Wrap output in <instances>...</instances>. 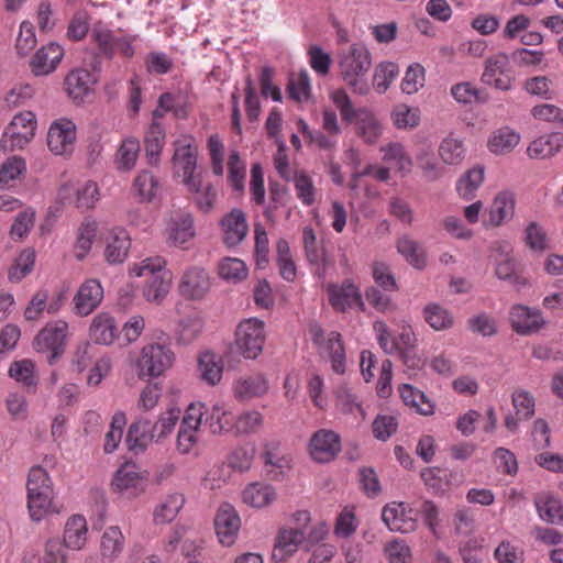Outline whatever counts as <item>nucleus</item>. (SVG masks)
I'll return each mask as SVG.
<instances>
[{"label":"nucleus","mask_w":563,"mask_h":563,"mask_svg":"<svg viewBox=\"0 0 563 563\" xmlns=\"http://www.w3.org/2000/svg\"><path fill=\"white\" fill-rule=\"evenodd\" d=\"M372 66L371 53L363 44H352L340 60L344 81L358 95H366L369 87L364 76Z\"/></svg>","instance_id":"obj_1"},{"label":"nucleus","mask_w":563,"mask_h":563,"mask_svg":"<svg viewBox=\"0 0 563 563\" xmlns=\"http://www.w3.org/2000/svg\"><path fill=\"white\" fill-rule=\"evenodd\" d=\"M166 264L165 260L161 256L154 258H146L140 265H135L131 273L136 276L150 275V278L143 289V296L147 301L161 302L168 294L170 287L172 275L168 272H161Z\"/></svg>","instance_id":"obj_2"},{"label":"nucleus","mask_w":563,"mask_h":563,"mask_svg":"<svg viewBox=\"0 0 563 563\" xmlns=\"http://www.w3.org/2000/svg\"><path fill=\"white\" fill-rule=\"evenodd\" d=\"M68 324L63 320L47 323L35 336L34 347L46 354L49 365L55 364L65 353Z\"/></svg>","instance_id":"obj_3"},{"label":"nucleus","mask_w":563,"mask_h":563,"mask_svg":"<svg viewBox=\"0 0 563 563\" xmlns=\"http://www.w3.org/2000/svg\"><path fill=\"white\" fill-rule=\"evenodd\" d=\"M36 129V118L31 111L20 112L14 115L5 128L0 140V150L3 152H13L24 148L34 137Z\"/></svg>","instance_id":"obj_4"},{"label":"nucleus","mask_w":563,"mask_h":563,"mask_svg":"<svg viewBox=\"0 0 563 563\" xmlns=\"http://www.w3.org/2000/svg\"><path fill=\"white\" fill-rule=\"evenodd\" d=\"M265 341L264 322L252 318L239 323L235 331V345L246 358H256Z\"/></svg>","instance_id":"obj_5"},{"label":"nucleus","mask_w":563,"mask_h":563,"mask_svg":"<svg viewBox=\"0 0 563 563\" xmlns=\"http://www.w3.org/2000/svg\"><path fill=\"white\" fill-rule=\"evenodd\" d=\"M174 360V353L164 345L150 344L142 349L141 356L137 360L139 376L157 377L170 367Z\"/></svg>","instance_id":"obj_6"},{"label":"nucleus","mask_w":563,"mask_h":563,"mask_svg":"<svg viewBox=\"0 0 563 563\" xmlns=\"http://www.w3.org/2000/svg\"><path fill=\"white\" fill-rule=\"evenodd\" d=\"M210 277L206 269L197 266L187 268L179 280L178 292L186 300H202L210 290Z\"/></svg>","instance_id":"obj_7"},{"label":"nucleus","mask_w":563,"mask_h":563,"mask_svg":"<svg viewBox=\"0 0 563 563\" xmlns=\"http://www.w3.org/2000/svg\"><path fill=\"white\" fill-rule=\"evenodd\" d=\"M309 451L313 461L329 463L341 451V438L332 430H318L310 439Z\"/></svg>","instance_id":"obj_8"},{"label":"nucleus","mask_w":563,"mask_h":563,"mask_svg":"<svg viewBox=\"0 0 563 563\" xmlns=\"http://www.w3.org/2000/svg\"><path fill=\"white\" fill-rule=\"evenodd\" d=\"M75 140L76 126L68 119H59L53 122L47 132V146L56 155L70 151Z\"/></svg>","instance_id":"obj_9"},{"label":"nucleus","mask_w":563,"mask_h":563,"mask_svg":"<svg viewBox=\"0 0 563 563\" xmlns=\"http://www.w3.org/2000/svg\"><path fill=\"white\" fill-rule=\"evenodd\" d=\"M157 426L146 417H139L128 429L125 443L129 451L143 453L154 442V431Z\"/></svg>","instance_id":"obj_10"},{"label":"nucleus","mask_w":563,"mask_h":563,"mask_svg":"<svg viewBox=\"0 0 563 563\" xmlns=\"http://www.w3.org/2000/svg\"><path fill=\"white\" fill-rule=\"evenodd\" d=\"M241 527V520L235 509L224 504L218 510L214 519V528L220 542L224 545L234 543Z\"/></svg>","instance_id":"obj_11"},{"label":"nucleus","mask_w":563,"mask_h":563,"mask_svg":"<svg viewBox=\"0 0 563 563\" xmlns=\"http://www.w3.org/2000/svg\"><path fill=\"white\" fill-rule=\"evenodd\" d=\"M97 78L87 69H74L65 78V91L75 103H82L91 93V87Z\"/></svg>","instance_id":"obj_12"},{"label":"nucleus","mask_w":563,"mask_h":563,"mask_svg":"<svg viewBox=\"0 0 563 563\" xmlns=\"http://www.w3.org/2000/svg\"><path fill=\"white\" fill-rule=\"evenodd\" d=\"M329 301L336 311H345L347 307L357 306L362 311L365 306L358 288L351 282L345 280L341 287L329 285Z\"/></svg>","instance_id":"obj_13"},{"label":"nucleus","mask_w":563,"mask_h":563,"mask_svg":"<svg viewBox=\"0 0 563 563\" xmlns=\"http://www.w3.org/2000/svg\"><path fill=\"white\" fill-rule=\"evenodd\" d=\"M145 477L136 471L135 465L125 464L114 474L111 486L114 492L137 496L144 490Z\"/></svg>","instance_id":"obj_14"},{"label":"nucleus","mask_w":563,"mask_h":563,"mask_svg":"<svg viewBox=\"0 0 563 563\" xmlns=\"http://www.w3.org/2000/svg\"><path fill=\"white\" fill-rule=\"evenodd\" d=\"M102 297L103 289L100 283L96 279L87 280L80 286L74 298L76 313L88 316L99 306Z\"/></svg>","instance_id":"obj_15"},{"label":"nucleus","mask_w":563,"mask_h":563,"mask_svg":"<svg viewBox=\"0 0 563 563\" xmlns=\"http://www.w3.org/2000/svg\"><path fill=\"white\" fill-rule=\"evenodd\" d=\"M221 225L224 233L223 242L230 247L240 244L249 231L245 213L238 208H234L222 218Z\"/></svg>","instance_id":"obj_16"},{"label":"nucleus","mask_w":563,"mask_h":563,"mask_svg":"<svg viewBox=\"0 0 563 563\" xmlns=\"http://www.w3.org/2000/svg\"><path fill=\"white\" fill-rule=\"evenodd\" d=\"M63 55V48L56 43H49L43 46L35 53L30 62L32 73L35 76L48 75L59 64Z\"/></svg>","instance_id":"obj_17"},{"label":"nucleus","mask_w":563,"mask_h":563,"mask_svg":"<svg viewBox=\"0 0 563 563\" xmlns=\"http://www.w3.org/2000/svg\"><path fill=\"white\" fill-rule=\"evenodd\" d=\"M305 540V532L300 528L282 529L278 532L272 559L282 562L292 555L298 545Z\"/></svg>","instance_id":"obj_18"},{"label":"nucleus","mask_w":563,"mask_h":563,"mask_svg":"<svg viewBox=\"0 0 563 563\" xmlns=\"http://www.w3.org/2000/svg\"><path fill=\"white\" fill-rule=\"evenodd\" d=\"M512 329L522 335L538 332L544 321L538 311H532L525 306H515L510 312Z\"/></svg>","instance_id":"obj_19"},{"label":"nucleus","mask_w":563,"mask_h":563,"mask_svg":"<svg viewBox=\"0 0 563 563\" xmlns=\"http://www.w3.org/2000/svg\"><path fill=\"white\" fill-rule=\"evenodd\" d=\"M382 519L391 531L408 533L416 529V520L406 514L405 504L387 505L383 508Z\"/></svg>","instance_id":"obj_20"},{"label":"nucleus","mask_w":563,"mask_h":563,"mask_svg":"<svg viewBox=\"0 0 563 563\" xmlns=\"http://www.w3.org/2000/svg\"><path fill=\"white\" fill-rule=\"evenodd\" d=\"M90 339L96 344L110 345L119 338L118 325L108 313L97 314L90 325Z\"/></svg>","instance_id":"obj_21"},{"label":"nucleus","mask_w":563,"mask_h":563,"mask_svg":"<svg viewBox=\"0 0 563 563\" xmlns=\"http://www.w3.org/2000/svg\"><path fill=\"white\" fill-rule=\"evenodd\" d=\"M233 390L238 399L247 400L265 395L268 390V382L263 374L256 373L236 379Z\"/></svg>","instance_id":"obj_22"},{"label":"nucleus","mask_w":563,"mask_h":563,"mask_svg":"<svg viewBox=\"0 0 563 563\" xmlns=\"http://www.w3.org/2000/svg\"><path fill=\"white\" fill-rule=\"evenodd\" d=\"M276 496L275 488L265 483H252L243 490L244 503L255 508L268 506L276 499Z\"/></svg>","instance_id":"obj_23"},{"label":"nucleus","mask_w":563,"mask_h":563,"mask_svg":"<svg viewBox=\"0 0 563 563\" xmlns=\"http://www.w3.org/2000/svg\"><path fill=\"white\" fill-rule=\"evenodd\" d=\"M87 523L80 515L70 517L65 526L63 547L79 550L86 542Z\"/></svg>","instance_id":"obj_24"},{"label":"nucleus","mask_w":563,"mask_h":563,"mask_svg":"<svg viewBox=\"0 0 563 563\" xmlns=\"http://www.w3.org/2000/svg\"><path fill=\"white\" fill-rule=\"evenodd\" d=\"M515 212V198L509 191L499 192L494 199L489 211V223L498 227L504 220L511 219Z\"/></svg>","instance_id":"obj_25"},{"label":"nucleus","mask_w":563,"mask_h":563,"mask_svg":"<svg viewBox=\"0 0 563 563\" xmlns=\"http://www.w3.org/2000/svg\"><path fill=\"white\" fill-rule=\"evenodd\" d=\"M540 517L550 523L563 525V503L553 495H540L534 499Z\"/></svg>","instance_id":"obj_26"},{"label":"nucleus","mask_w":563,"mask_h":563,"mask_svg":"<svg viewBox=\"0 0 563 563\" xmlns=\"http://www.w3.org/2000/svg\"><path fill=\"white\" fill-rule=\"evenodd\" d=\"M165 143V131L161 123L154 121L148 131L146 132L144 140L145 153L148 158L150 165H157L159 161V154Z\"/></svg>","instance_id":"obj_27"},{"label":"nucleus","mask_w":563,"mask_h":563,"mask_svg":"<svg viewBox=\"0 0 563 563\" xmlns=\"http://www.w3.org/2000/svg\"><path fill=\"white\" fill-rule=\"evenodd\" d=\"M399 393L404 402L416 408L420 415L429 416L434 412V405L423 391L415 389L409 384H402Z\"/></svg>","instance_id":"obj_28"},{"label":"nucleus","mask_w":563,"mask_h":563,"mask_svg":"<svg viewBox=\"0 0 563 563\" xmlns=\"http://www.w3.org/2000/svg\"><path fill=\"white\" fill-rule=\"evenodd\" d=\"M199 377L207 384L214 386L222 377V366L214 353L207 351L198 357Z\"/></svg>","instance_id":"obj_29"},{"label":"nucleus","mask_w":563,"mask_h":563,"mask_svg":"<svg viewBox=\"0 0 563 563\" xmlns=\"http://www.w3.org/2000/svg\"><path fill=\"white\" fill-rule=\"evenodd\" d=\"M423 317L428 324L435 331L446 330L453 327V314L439 303H429L423 308Z\"/></svg>","instance_id":"obj_30"},{"label":"nucleus","mask_w":563,"mask_h":563,"mask_svg":"<svg viewBox=\"0 0 563 563\" xmlns=\"http://www.w3.org/2000/svg\"><path fill=\"white\" fill-rule=\"evenodd\" d=\"M130 238L124 230H120L111 235L106 247V258L109 263H122L130 250Z\"/></svg>","instance_id":"obj_31"},{"label":"nucleus","mask_w":563,"mask_h":563,"mask_svg":"<svg viewBox=\"0 0 563 563\" xmlns=\"http://www.w3.org/2000/svg\"><path fill=\"white\" fill-rule=\"evenodd\" d=\"M185 504V497L180 493H174L158 506L154 512L156 523H168L175 519Z\"/></svg>","instance_id":"obj_32"},{"label":"nucleus","mask_w":563,"mask_h":563,"mask_svg":"<svg viewBox=\"0 0 563 563\" xmlns=\"http://www.w3.org/2000/svg\"><path fill=\"white\" fill-rule=\"evenodd\" d=\"M397 251L407 260L408 263L417 268H422L426 264L424 250L415 240L407 235L398 239Z\"/></svg>","instance_id":"obj_33"},{"label":"nucleus","mask_w":563,"mask_h":563,"mask_svg":"<svg viewBox=\"0 0 563 563\" xmlns=\"http://www.w3.org/2000/svg\"><path fill=\"white\" fill-rule=\"evenodd\" d=\"M484 181V167L475 166L467 170L457 183V191L465 200H471Z\"/></svg>","instance_id":"obj_34"},{"label":"nucleus","mask_w":563,"mask_h":563,"mask_svg":"<svg viewBox=\"0 0 563 563\" xmlns=\"http://www.w3.org/2000/svg\"><path fill=\"white\" fill-rule=\"evenodd\" d=\"M124 537L119 527L108 528L101 538V554L103 558L112 560L123 550Z\"/></svg>","instance_id":"obj_35"},{"label":"nucleus","mask_w":563,"mask_h":563,"mask_svg":"<svg viewBox=\"0 0 563 563\" xmlns=\"http://www.w3.org/2000/svg\"><path fill=\"white\" fill-rule=\"evenodd\" d=\"M520 136L508 128L500 129L489 140L488 145L495 154H506L517 146Z\"/></svg>","instance_id":"obj_36"},{"label":"nucleus","mask_w":563,"mask_h":563,"mask_svg":"<svg viewBox=\"0 0 563 563\" xmlns=\"http://www.w3.org/2000/svg\"><path fill=\"white\" fill-rule=\"evenodd\" d=\"M173 164L183 176L197 169V153L189 144L178 145L173 155Z\"/></svg>","instance_id":"obj_37"},{"label":"nucleus","mask_w":563,"mask_h":563,"mask_svg":"<svg viewBox=\"0 0 563 563\" xmlns=\"http://www.w3.org/2000/svg\"><path fill=\"white\" fill-rule=\"evenodd\" d=\"M333 102L339 108L341 117L347 123L357 124L361 121L360 113L369 111L366 108L355 109L351 102L350 97L344 90H338L332 95Z\"/></svg>","instance_id":"obj_38"},{"label":"nucleus","mask_w":563,"mask_h":563,"mask_svg":"<svg viewBox=\"0 0 563 563\" xmlns=\"http://www.w3.org/2000/svg\"><path fill=\"white\" fill-rule=\"evenodd\" d=\"M328 349L332 363V369L338 374L345 372V350L342 336L339 332L332 331L328 338Z\"/></svg>","instance_id":"obj_39"},{"label":"nucleus","mask_w":563,"mask_h":563,"mask_svg":"<svg viewBox=\"0 0 563 563\" xmlns=\"http://www.w3.org/2000/svg\"><path fill=\"white\" fill-rule=\"evenodd\" d=\"M53 494L27 492V508L32 520L40 521L49 511Z\"/></svg>","instance_id":"obj_40"},{"label":"nucleus","mask_w":563,"mask_h":563,"mask_svg":"<svg viewBox=\"0 0 563 563\" xmlns=\"http://www.w3.org/2000/svg\"><path fill=\"white\" fill-rule=\"evenodd\" d=\"M464 147L460 140L445 137L439 146V155L445 164L456 165L464 159Z\"/></svg>","instance_id":"obj_41"},{"label":"nucleus","mask_w":563,"mask_h":563,"mask_svg":"<svg viewBox=\"0 0 563 563\" xmlns=\"http://www.w3.org/2000/svg\"><path fill=\"white\" fill-rule=\"evenodd\" d=\"M416 161L422 170V176L428 181H435L444 174V167L438 164L432 157L431 153L426 148H421L419 151V153L416 155Z\"/></svg>","instance_id":"obj_42"},{"label":"nucleus","mask_w":563,"mask_h":563,"mask_svg":"<svg viewBox=\"0 0 563 563\" xmlns=\"http://www.w3.org/2000/svg\"><path fill=\"white\" fill-rule=\"evenodd\" d=\"M158 187V181L148 170H142L133 183V188L142 201H151Z\"/></svg>","instance_id":"obj_43"},{"label":"nucleus","mask_w":563,"mask_h":563,"mask_svg":"<svg viewBox=\"0 0 563 563\" xmlns=\"http://www.w3.org/2000/svg\"><path fill=\"white\" fill-rule=\"evenodd\" d=\"M496 276L499 279L508 280L518 290L526 286V279L516 274V264L508 255H500L496 265Z\"/></svg>","instance_id":"obj_44"},{"label":"nucleus","mask_w":563,"mask_h":563,"mask_svg":"<svg viewBox=\"0 0 563 563\" xmlns=\"http://www.w3.org/2000/svg\"><path fill=\"white\" fill-rule=\"evenodd\" d=\"M399 73L398 65L393 62L380 63L374 73V86L378 92H385Z\"/></svg>","instance_id":"obj_45"},{"label":"nucleus","mask_w":563,"mask_h":563,"mask_svg":"<svg viewBox=\"0 0 563 563\" xmlns=\"http://www.w3.org/2000/svg\"><path fill=\"white\" fill-rule=\"evenodd\" d=\"M360 115L361 121L356 124L357 134L368 144L376 143L380 134V126L377 120L371 111H363Z\"/></svg>","instance_id":"obj_46"},{"label":"nucleus","mask_w":563,"mask_h":563,"mask_svg":"<svg viewBox=\"0 0 563 563\" xmlns=\"http://www.w3.org/2000/svg\"><path fill=\"white\" fill-rule=\"evenodd\" d=\"M509 65V57L505 53H498L490 56L485 62V69L482 75V81L490 85L493 84V77L497 75H505Z\"/></svg>","instance_id":"obj_47"},{"label":"nucleus","mask_w":563,"mask_h":563,"mask_svg":"<svg viewBox=\"0 0 563 563\" xmlns=\"http://www.w3.org/2000/svg\"><path fill=\"white\" fill-rule=\"evenodd\" d=\"M26 489L27 492L33 493L53 494L51 478L48 477L47 472L43 467L33 466L30 470Z\"/></svg>","instance_id":"obj_48"},{"label":"nucleus","mask_w":563,"mask_h":563,"mask_svg":"<svg viewBox=\"0 0 563 563\" xmlns=\"http://www.w3.org/2000/svg\"><path fill=\"white\" fill-rule=\"evenodd\" d=\"M394 124L398 129H413L420 122L419 111L411 109L407 104H398L391 112Z\"/></svg>","instance_id":"obj_49"},{"label":"nucleus","mask_w":563,"mask_h":563,"mask_svg":"<svg viewBox=\"0 0 563 563\" xmlns=\"http://www.w3.org/2000/svg\"><path fill=\"white\" fill-rule=\"evenodd\" d=\"M424 68L422 65L415 63L410 65L405 74L401 82V90L405 93H416L424 86Z\"/></svg>","instance_id":"obj_50"},{"label":"nucleus","mask_w":563,"mask_h":563,"mask_svg":"<svg viewBox=\"0 0 563 563\" xmlns=\"http://www.w3.org/2000/svg\"><path fill=\"white\" fill-rule=\"evenodd\" d=\"M203 320L199 316H188L179 321V341L185 344L192 342L202 331Z\"/></svg>","instance_id":"obj_51"},{"label":"nucleus","mask_w":563,"mask_h":563,"mask_svg":"<svg viewBox=\"0 0 563 563\" xmlns=\"http://www.w3.org/2000/svg\"><path fill=\"white\" fill-rule=\"evenodd\" d=\"M219 275L228 280H242L247 276V268L239 258H224L219 264Z\"/></svg>","instance_id":"obj_52"},{"label":"nucleus","mask_w":563,"mask_h":563,"mask_svg":"<svg viewBox=\"0 0 563 563\" xmlns=\"http://www.w3.org/2000/svg\"><path fill=\"white\" fill-rule=\"evenodd\" d=\"M180 410L178 408H172L166 412L162 413L159 418L153 422L156 424L154 433V441L159 442L166 438L175 428L179 419Z\"/></svg>","instance_id":"obj_53"},{"label":"nucleus","mask_w":563,"mask_h":563,"mask_svg":"<svg viewBox=\"0 0 563 563\" xmlns=\"http://www.w3.org/2000/svg\"><path fill=\"white\" fill-rule=\"evenodd\" d=\"M26 169L25 161L13 156L8 158L0 167V188L9 185L10 180L16 179Z\"/></svg>","instance_id":"obj_54"},{"label":"nucleus","mask_w":563,"mask_h":563,"mask_svg":"<svg viewBox=\"0 0 563 563\" xmlns=\"http://www.w3.org/2000/svg\"><path fill=\"white\" fill-rule=\"evenodd\" d=\"M139 150L137 141L125 140L118 150V168L121 170H130L136 162Z\"/></svg>","instance_id":"obj_55"},{"label":"nucleus","mask_w":563,"mask_h":563,"mask_svg":"<svg viewBox=\"0 0 563 563\" xmlns=\"http://www.w3.org/2000/svg\"><path fill=\"white\" fill-rule=\"evenodd\" d=\"M34 263L35 252L30 249L23 250L15 262V266L9 272V278L16 282L21 280L32 272Z\"/></svg>","instance_id":"obj_56"},{"label":"nucleus","mask_w":563,"mask_h":563,"mask_svg":"<svg viewBox=\"0 0 563 563\" xmlns=\"http://www.w3.org/2000/svg\"><path fill=\"white\" fill-rule=\"evenodd\" d=\"M91 35L98 46L99 54L111 59L115 53L118 37H115L109 30L97 27L92 30Z\"/></svg>","instance_id":"obj_57"},{"label":"nucleus","mask_w":563,"mask_h":563,"mask_svg":"<svg viewBox=\"0 0 563 563\" xmlns=\"http://www.w3.org/2000/svg\"><path fill=\"white\" fill-rule=\"evenodd\" d=\"M398 428L397 419L393 416L378 415L373 423V434L377 440L387 441Z\"/></svg>","instance_id":"obj_58"},{"label":"nucleus","mask_w":563,"mask_h":563,"mask_svg":"<svg viewBox=\"0 0 563 563\" xmlns=\"http://www.w3.org/2000/svg\"><path fill=\"white\" fill-rule=\"evenodd\" d=\"M512 406L516 409V416L528 420L534 415V399L526 390H517L512 394Z\"/></svg>","instance_id":"obj_59"},{"label":"nucleus","mask_w":563,"mask_h":563,"mask_svg":"<svg viewBox=\"0 0 563 563\" xmlns=\"http://www.w3.org/2000/svg\"><path fill=\"white\" fill-rule=\"evenodd\" d=\"M263 423V416L258 411L242 413L233 424L236 434H249L255 432Z\"/></svg>","instance_id":"obj_60"},{"label":"nucleus","mask_w":563,"mask_h":563,"mask_svg":"<svg viewBox=\"0 0 563 563\" xmlns=\"http://www.w3.org/2000/svg\"><path fill=\"white\" fill-rule=\"evenodd\" d=\"M451 93L457 102L471 103L473 101L485 102L487 96L472 87L470 82H460L452 87Z\"/></svg>","instance_id":"obj_61"},{"label":"nucleus","mask_w":563,"mask_h":563,"mask_svg":"<svg viewBox=\"0 0 563 563\" xmlns=\"http://www.w3.org/2000/svg\"><path fill=\"white\" fill-rule=\"evenodd\" d=\"M303 245L307 260L311 264H319L324 261V252L317 245V238L310 227L303 228L302 232Z\"/></svg>","instance_id":"obj_62"},{"label":"nucleus","mask_w":563,"mask_h":563,"mask_svg":"<svg viewBox=\"0 0 563 563\" xmlns=\"http://www.w3.org/2000/svg\"><path fill=\"white\" fill-rule=\"evenodd\" d=\"M526 244L533 251H544L548 249L547 233L537 222H530L526 228Z\"/></svg>","instance_id":"obj_63"},{"label":"nucleus","mask_w":563,"mask_h":563,"mask_svg":"<svg viewBox=\"0 0 563 563\" xmlns=\"http://www.w3.org/2000/svg\"><path fill=\"white\" fill-rule=\"evenodd\" d=\"M34 365L30 360L13 362L9 368V375L18 382H22L25 386L35 385L33 378Z\"/></svg>","instance_id":"obj_64"}]
</instances>
